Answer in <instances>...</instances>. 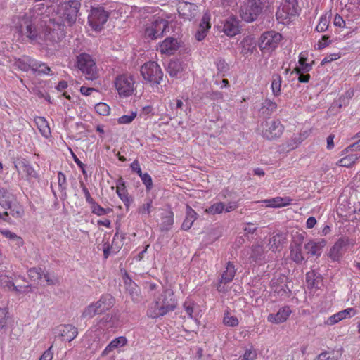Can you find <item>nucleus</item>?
Returning <instances> with one entry per match:
<instances>
[{
    "instance_id": "nucleus-25",
    "label": "nucleus",
    "mask_w": 360,
    "mask_h": 360,
    "mask_svg": "<svg viewBox=\"0 0 360 360\" xmlns=\"http://www.w3.org/2000/svg\"><path fill=\"white\" fill-rule=\"evenodd\" d=\"M0 288L6 291H14L17 293L22 292V287L15 285L12 277L7 275H0Z\"/></svg>"
},
{
    "instance_id": "nucleus-57",
    "label": "nucleus",
    "mask_w": 360,
    "mask_h": 360,
    "mask_svg": "<svg viewBox=\"0 0 360 360\" xmlns=\"http://www.w3.org/2000/svg\"><path fill=\"white\" fill-rule=\"evenodd\" d=\"M58 184L61 191H65L67 188V180L65 175L62 172H58Z\"/></svg>"
},
{
    "instance_id": "nucleus-54",
    "label": "nucleus",
    "mask_w": 360,
    "mask_h": 360,
    "mask_svg": "<svg viewBox=\"0 0 360 360\" xmlns=\"http://www.w3.org/2000/svg\"><path fill=\"white\" fill-rule=\"evenodd\" d=\"M210 20V14L209 13H205L200 22L199 27L209 30L211 28Z\"/></svg>"
},
{
    "instance_id": "nucleus-29",
    "label": "nucleus",
    "mask_w": 360,
    "mask_h": 360,
    "mask_svg": "<svg viewBox=\"0 0 360 360\" xmlns=\"http://www.w3.org/2000/svg\"><path fill=\"white\" fill-rule=\"evenodd\" d=\"M285 276H280L278 278H274L271 281V286L274 292L283 296L287 293V285L285 283Z\"/></svg>"
},
{
    "instance_id": "nucleus-12",
    "label": "nucleus",
    "mask_w": 360,
    "mask_h": 360,
    "mask_svg": "<svg viewBox=\"0 0 360 360\" xmlns=\"http://www.w3.org/2000/svg\"><path fill=\"white\" fill-rule=\"evenodd\" d=\"M27 275L30 279L40 285H44V282L46 281V285H54L56 279L51 276L49 273H44L41 268L33 267L28 270Z\"/></svg>"
},
{
    "instance_id": "nucleus-38",
    "label": "nucleus",
    "mask_w": 360,
    "mask_h": 360,
    "mask_svg": "<svg viewBox=\"0 0 360 360\" xmlns=\"http://www.w3.org/2000/svg\"><path fill=\"white\" fill-rule=\"evenodd\" d=\"M0 233L6 238L13 240L15 242V245L19 248L22 246L24 244L23 239L20 236H18L15 233L11 232L8 229H0Z\"/></svg>"
},
{
    "instance_id": "nucleus-48",
    "label": "nucleus",
    "mask_w": 360,
    "mask_h": 360,
    "mask_svg": "<svg viewBox=\"0 0 360 360\" xmlns=\"http://www.w3.org/2000/svg\"><path fill=\"white\" fill-rule=\"evenodd\" d=\"M96 112L101 116H107L110 112V106L105 103H98L95 105Z\"/></svg>"
},
{
    "instance_id": "nucleus-56",
    "label": "nucleus",
    "mask_w": 360,
    "mask_h": 360,
    "mask_svg": "<svg viewBox=\"0 0 360 360\" xmlns=\"http://www.w3.org/2000/svg\"><path fill=\"white\" fill-rule=\"evenodd\" d=\"M263 253L262 247L259 245H253L252 248V254L250 257L254 260H257L260 258L261 255Z\"/></svg>"
},
{
    "instance_id": "nucleus-9",
    "label": "nucleus",
    "mask_w": 360,
    "mask_h": 360,
    "mask_svg": "<svg viewBox=\"0 0 360 360\" xmlns=\"http://www.w3.org/2000/svg\"><path fill=\"white\" fill-rule=\"evenodd\" d=\"M81 4L77 0H70L62 4L59 8L58 13L61 15L64 22L69 25L74 23L77 17L80 8Z\"/></svg>"
},
{
    "instance_id": "nucleus-21",
    "label": "nucleus",
    "mask_w": 360,
    "mask_h": 360,
    "mask_svg": "<svg viewBox=\"0 0 360 360\" xmlns=\"http://www.w3.org/2000/svg\"><path fill=\"white\" fill-rule=\"evenodd\" d=\"M307 60L308 53L306 51L301 52L298 58L299 66H297L294 68L293 72H309L312 69L314 61L312 60L311 63H307Z\"/></svg>"
},
{
    "instance_id": "nucleus-8",
    "label": "nucleus",
    "mask_w": 360,
    "mask_h": 360,
    "mask_svg": "<svg viewBox=\"0 0 360 360\" xmlns=\"http://www.w3.org/2000/svg\"><path fill=\"white\" fill-rule=\"evenodd\" d=\"M262 9L261 0H248L240 7V15L243 20L250 22L257 19Z\"/></svg>"
},
{
    "instance_id": "nucleus-28",
    "label": "nucleus",
    "mask_w": 360,
    "mask_h": 360,
    "mask_svg": "<svg viewBox=\"0 0 360 360\" xmlns=\"http://www.w3.org/2000/svg\"><path fill=\"white\" fill-rule=\"evenodd\" d=\"M341 155L343 157L338 161L337 165L344 167H352L360 158V155L358 153H345L342 151Z\"/></svg>"
},
{
    "instance_id": "nucleus-20",
    "label": "nucleus",
    "mask_w": 360,
    "mask_h": 360,
    "mask_svg": "<svg viewBox=\"0 0 360 360\" xmlns=\"http://www.w3.org/2000/svg\"><path fill=\"white\" fill-rule=\"evenodd\" d=\"M223 32L228 37H234L240 32L239 21L235 16H231L224 22Z\"/></svg>"
},
{
    "instance_id": "nucleus-64",
    "label": "nucleus",
    "mask_w": 360,
    "mask_h": 360,
    "mask_svg": "<svg viewBox=\"0 0 360 360\" xmlns=\"http://www.w3.org/2000/svg\"><path fill=\"white\" fill-rule=\"evenodd\" d=\"M207 32H208V30L198 27V29L195 34V39L198 41L203 40L205 38V37L207 36Z\"/></svg>"
},
{
    "instance_id": "nucleus-11",
    "label": "nucleus",
    "mask_w": 360,
    "mask_h": 360,
    "mask_svg": "<svg viewBox=\"0 0 360 360\" xmlns=\"http://www.w3.org/2000/svg\"><path fill=\"white\" fill-rule=\"evenodd\" d=\"M110 13L103 7L92 8L88 22L93 30L101 31L109 18Z\"/></svg>"
},
{
    "instance_id": "nucleus-37",
    "label": "nucleus",
    "mask_w": 360,
    "mask_h": 360,
    "mask_svg": "<svg viewBox=\"0 0 360 360\" xmlns=\"http://www.w3.org/2000/svg\"><path fill=\"white\" fill-rule=\"evenodd\" d=\"M290 258L296 263H300L304 260L300 244H292L290 245Z\"/></svg>"
},
{
    "instance_id": "nucleus-32",
    "label": "nucleus",
    "mask_w": 360,
    "mask_h": 360,
    "mask_svg": "<svg viewBox=\"0 0 360 360\" xmlns=\"http://www.w3.org/2000/svg\"><path fill=\"white\" fill-rule=\"evenodd\" d=\"M277 107L276 102L266 98L262 103L259 112L262 115L269 117L276 110Z\"/></svg>"
},
{
    "instance_id": "nucleus-6",
    "label": "nucleus",
    "mask_w": 360,
    "mask_h": 360,
    "mask_svg": "<svg viewBox=\"0 0 360 360\" xmlns=\"http://www.w3.org/2000/svg\"><path fill=\"white\" fill-rule=\"evenodd\" d=\"M299 13L297 0H282L276 13L277 20L285 24Z\"/></svg>"
},
{
    "instance_id": "nucleus-30",
    "label": "nucleus",
    "mask_w": 360,
    "mask_h": 360,
    "mask_svg": "<svg viewBox=\"0 0 360 360\" xmlns=\"http://www.w3.org/2000/svg\"><path fill=\"white\" fill-rule=\"evenodd\" d=\"M198 214L188 205H186V217L181 224V229L185 231L189 230L193 222L197 219Z\"/></svg>"
},
{
    "instance_id": "nucleus-52",
    "label": "nucleus",
    "mask_w": 360,
    "mask_h": 360,
    "mask_svg": "<svg viewBox=\"0 0 360 360\" xmlns=\"http://www.w3.org/2000/svg\"><path fill=\"white\" fill-rule=\"evenodd\" d=\"M139 176L141 178L143 184L145 185L146 191H150L153 186L151 176L148 173H142Z\"/></svg>"
},
{
    "instance_id": "nucleus-26",
    "label": "nucleus",
    "mask_w": 360,
    "mask_h": 360,
    "mask_svg": "<svg viewBox=\"0 0 360 360\" xmlns=\"http://www.w3.org/2000/svg\"><path fill=\"white\" fill-rule=\"evenodd\" d=\"M198 304L195 301L191 298H187L183 303V309L188 317L191 319H194L198 323H199L198 319L201 316L195 312V308Z\"/></svg>"
},
{
    "instance_id": "nucleus-58",
    "label": "nucleus",
    "mask_w": 360,
    "mask_h": 360,
    "mask_svg": "<svg viewBox=\"0 0 360 360\" xmlns=\"http://www.w3.org/2000/svg\"><path fill=\"white\" fill-rule=\"evenodd\" d=\"M80 186L82 188V192L84 194L86 201L91 205L93 202H95L94 198L91 197L90 192L89 191L88 188L85 186V184L83 182L80 183Z\"/></svg>"
},
{
    "instance_id": "nucleus-35",
    "label": "nucleus",
    "mask_w": 360,
    "mask_h": 360,
    "mask_svg": "<svg viewBox=\"0 0 360 360\" xmlns=\"http://www.w3.org/2000/svg\"><path fill=\"white\" fill-rule=\"evenodd\" d=\"M34 58L29 56H22L21 58L15 60V65L20 70L27 72L32 70Z\"/></svg>"
},
{
    "instance_id": "nucleus-47",
    "label": "nucleus",
    "mask_w": 360,
    "mask_h": 360,
    "mask_svg": "<svg viewBox=\"0 0 360 360\" xmlns=\"http://www.w3.org/2000/svg\"><path fill=\"white\" fill-rule=\"evenodd\" d=\"M10 213L15 218H21L25 214V210L20 203L13 204V206L10 205Z\"/></svg>"
},
{
    "instance_id": "nucleus-42",
    "label": "nucleus",
    "mask_w": 360,
    "mask_h": 360,
    "mask_svg": "<svg viewBox=\"0 0 360 360\" xmlns=\"http://www.w3.org/2000/svg\"><path fill=\"white\" fill-rule=\"evenodd\" d=\"M284 240L285 238L281 234L277 233L273 236L269 241V249L273 252L276 251L278 248L282 245Z\"/></svg>"
},
{
    "instance_id": "nucleus-59",
    "label": "nucleus",
    "mask_w": 360,
    "mask_h": 360,
    "mask_svg": "<svg viewBox=\"0 0 360 360\" xmlns=\"http://www.w3.org/2000/svg\"><path fill=\"white\" fill-rule=\"evenodd\" d=\"M330 41L329 40V37L326 35H323L321 39L319 40L317 43L316 49L319 50H321L326 46H328L330 44Z\"/></svg>"
},
{
    "instance_id": "nucleus-50",
    "label": "nucleus",
    "mask_w": 360,
    "mask_h": 360,
    "mask_svg": "<svg viewBox=\"0 0 360 360\" xmlns=\"http://www.w3.org/2000/svg\"><path fill=\"white\" fill-rule=\"evenodd\" d=\"M153 207V201L148 198L146 200V203L143 204L138 208L139 214L141 215L149 214L151 212Z\"/></svg>"
},
{
    "instance_id": "nucleus-60",
    "label": "nucleus",
    "mask_w": 360,
    "mask_h": 360,
    "mask_svg": "<svg viewBox=\"0 0 360 360\" xmlns=\"http://www.w3.org/2000/svg\"><path fill=\"white\" fill-rule=\"evenodd\" d=\"M179 70V65L177 62L171 61L168 65V72L170 75L175 76Z\"/></svg>"
},
{
    "instance_id": "nucleus-14",
    "label": "nucleus",
    "mask_w": 360,
    "mask_h": 360,
    "mask_svg": "<svg viewBox=\"0 0 360 360\" xmlns=\"http://www.w3.org/2000/svg\"><path fill=\"white\" fill-rule=\"evenodd\" d=\"M284 127L279 120L266 122L262 130V136L268 140L279 138L283 132Z\"/></svg>"
},
{
    "instance_id": "nucleus-24",
    "label": "nucleus",
    "mask_w": 360,
    "mask_h": 360,
    "mask_svg": "<svg viewBox=\"0 0 360 360\" xmlns=\"http://www.w3.org/2000/svg\"><path fill=\"white\" fill-rule=\"evenodd\" d=\"M292 199L288 196L275 197L263 201L267 207L280 208L291 204Z\"/></svg>"
},
{
    "instance_id": "nucleus-23",
    "label": "nucleus",
    "mask_w": 360,
    "mask_h": 360,
    "mask_svg": "<svg viewBox=\"0 0 360 360\" xmlns=\"http://www.w3.org/2000/svg\"><path fill=\"white\" fill-rule=\"evenodd\" d=\"M116 193L126 207H129L131 199L126 188L125 182L122 177H120L116 183Z\"/></svg>"
},
{
    "instance_id": "nucleus-33",
    "label": "nucleus",
    "mask_w": 360,
    "mask_h": 360,
    "mask_svg": "<svg viewBox=\"0 0 360 360\" xmlns=\"http://www.w3.org/2000/svg\"><path fill=\"white\" fill-rule=\"evenodd\" d=\"M34 122L41 133L45 138H49L51 136V129L49 126L48 122L43 117H37L34 119Z\"/></svg>"
},
{
    "instance_id": "nucleus-19",
    "label": "nucleus",
    "mask_w": 360,
    "mask_h": 360,
    "mask_svg": "<svg viewBox=\"0 0 360 360\" xmlns=\"http://www.w3.org/2000/svg\"><path fill=\"white\" fill-rule=\"evenodd\" d=\"M18 29L22 36L25 35L30 39H34L37 37V30L27 18L21 19Z\"/></svg>"
},
{
    "instance_id": "nucleus-41",
    "label": "nucleus",
    "mask_w": 360,
    "mask_h": 360,
    "mask_svg": "<svg viewBox=\"0 0 360 360\" xmlns=\"http://www.w3.org/2000/svg\"><path fill=\"white\" fill-rule=\"evenodd\" d=\"M240 321L237 316L233 315L229 311L224 314L223 323L229 327H236L238 326Z\"/></svg>"
},
{
    "instance_id": "nucleus-43",
    "label": "nucleus",
    "mask_w": 360,
    "mask_h": 360,
    "mask_svg": "<svg viewBox=\"0 0 360 360\" xmlns=\"http://www.w3.org/2000/svg\"><path fill=\"white\" fill-rule=\"evenodd\" d=\"M330 22V15L326 13L322 15L320 18L319 21L316 27V30L319 32H325L329 25Z\"/></svg>"
},
{
    "instance_id": "nucleus-31",
    "label": "nucleus",
    "mask_w": 360,
    "mask_h": 360,
    "mask_svg": "<svg viewBox=\"0 0 360 360\" xmlns=\"http://www.w3.org/2000/svg\"><path fill=\"white\" fill-rule=\"evenodd\" d=\"M241 53L243 56L252 54L256 49V42L251 36L245 37L240 42Z\"/></svg>"
},
{
    "instance_id": "nucleus-15",
    "label": "nucleus",
    "mask_w": 360,
    "mask_h": 360,
    "mask_svg": "<svg viewBox=\"0 0 360 360\" xmlns=\"http://www.w3.org/2000/svg\"><path fill=\"white\" fill-rule=\"evenodd\" d=\"M177 10L179 15L185 20H191L198 13V6L196 4L184 1L178 2Z\"/></svg>"
},
{
    "instance_id": "nucleus-39",
    "label": "nucleus",
    "mask_w": 360,
    "mask_h": 360,
    "mask_svg": "<svg viewBox=\"0 0 360 360\" xmlns=\"http://www.w3.org/2000/svg\"><path fill=\"white\" fill-rule=\"evenodd\" d=\"M20 165V172H22L25 174L27 178H36L37 176V174L32 167V166L29 164L26 161H22L19 163Z\"/></svg>"
},
{
    "instance_id": "nucleus-2",
    "label": "nucleus",
    "mask_w": 360,
    "mask_h": 360,
    "mask_svg": "<svg viewBox=\"0 0 360 360\" xmlns=\"http://www.w3.org/2000/svg\"><path fill=\"white\" fill-rule=\"evenodd\" d=\"M115 302V300L110 294L103 295L97 302L91 303L84 309L82 317L91 319L96 314H102L112 308Z\"/></svg>"
},
{
    "instance_id": "nucleus-61",
    "label": "nucleus",
    "mask_w": 360,
    "mask_h": 360,
    "mask_svg": "<svg viewBox=\"0 0 360 360\" xmlns=\"http://www.w3.org/2000/svg\"><path fill=\"white\" fill-rule=\"evenodd\" d=\"M345 319H350L358 314L359 311L354 307H348L345 309L342 310Z\"/></svg>"
},
{
    "instance_id": "nucleus-3",
    "label": "nucleus",
    "mask_w": 360,
    "mask_h": 360,
    "mask_svg": "<svg viewBox=\"0 0 360 360\" xmlns=\"http://www.w3.org/2000/svg\"><path fill=\"white\" fill-rule=\"evenodd\" d=\"M136 81L134 76L120 74L116 76L112 84L120 98H127L133 95L136 90Z\"/></svg>"
},
{
    "instance_id": "nucleus-34",
    "label": "nucleus",
    "mask_w": 360,
    "mask_h": 360,
    "mask_svg": "<svg viewBox=\"0 0 360 360\" xmlns=\"http://www.w3.org/2000/svg\"><path fill=\"white\" fill-rule=\"evenodd\" d=\"M127 344V339L125 337L120 336L112 340L103 351L102 354L107 355L110 352L118 348L119 347L124 346Z\"/></svg>"
},
{
    "instance_id": "nucleus-36",
    "label": "nucleus",
    "mask_w": 360,
    "mask_h": 360,
    "mask_svg": "<svg viewBox=\"0 0 360 360\" xmlns=\"http://www.w3.org/2000/svg\"><path fill=\"white\" fill-rule=\"evenodd\" d=\"M34 73L38 75H53V74L51 72V68L43 62L37 61L34 59L32 70Z\"/></svg>"
},
{
    "instance_id": "nucleus-27",
    "label": "nucleus",
    "mask_w": 360,
    "mask_h": 360,
    "mask_svg": "<svg viewBox=\"0 0 360 360\" xmlns=\"http://www.w3.org/2000/svg\"><path fill=\"white\" fill-rule=\"evenodd\" d=\"M178 49V43L176 39L173 38H167L159 46V51L162 53L172 55Z\"/></svg>"
},
{
    "instance_id": "nucleus-17",
    "label": "nucleus",
    "mask_w": 360,
    "mask_h": 360,
    "mask_svg": "<svg viewBox=\"0 0 360 360\" xmlns=\"http://www.w3.org/2000/svg\"><path fill=\"white\" fill-rule=\"evenodd\" d=\"M292 314L289 306H283L279 309L277 313L269 314L267 316V321L274 324L285 323Z\"/></svg>"
},
{
    "instance_id": "nucleus-45",
    "label": "nucleus",
    "mask_w": 360,
    "mask_h": 360,
    "mask_svg": "<svg viewBox=\"0 0 360 360\" xmlns=\"http://www.w3.org/2000/svg\"><path fill=\"white\" fill-rule=\"evenodd\" d=\"M11 203V195L8 191L0 187V205L4 207H10Z\"/></svg>"
},
{
    "instance_id": "nucleus-55",
    "label": "nucleus",
    "mask_w": 360,
    "mask_h": 360,
    "mask_svg": "<svg viewBox=\"0 0 360 360\" xmlns=\"http://www.w3.org/2000/svg\"><path fill=\"white\" fill-rule=\"evenodd\" d=\"M162 219V225L165 226L166 229H168L174 224V212L171 210L168 211L167 215Z\"/></svg>"
},
{
    "instance_id": "nucleus-53",
    "label": "nucleus",
    "mask_w": 360,
    "mask_h": 360,
    "mask_svg": "<svg viewBox=\"0 0 360 360\" xmlns=\"http://www.w3.org/2000/svg\"><path fill=\"white\" fill-rule=\"evenodd\" d=\"M136 112H131L130 115H124L118 118L117 122L120 124L131 123L136 117Z\"/></svg>"
},
{
    "instance_id": "nucleus-7",
    "label": "nucleus",
    "mask_w": 360,
    "mask_h": 360,
    "mask_svg": "<svg viewBox=\"0 0 360 360\" xmlns=\"http://www.w3.org/2000/svg\"><path fill=\"white\" fill-rule=\"evenodd\" d=\"M141 75L148 82L153 84H160L163 77V72L160 66L155 61L145 63L141 67Z\"/></svg>"
},
{
    "instance_id": "nucleus-18",
    "label": "nucleus",
    "mask_w": 360,
    "mask_h": 360,
    "mask_svg": "<svg viewBox=\"0 0 360 360\" xmlns=\"http://www.w3.org/2000/svg\"><path fill=\"white\" fill-rule=\"evenodd\" d=\"M236 269L231 262H228L226 266V270L224 271L221 275L220 283L217 285V290L219 292H225L226 290L223 284H226L231 282L236 275Z\"/></svg>"
},
{
    "instance_id": "nucleus-62",
    "label": "nucleus",
    "mask_w": 360,
    "mask_h": 360,
    "mask_svg": "<svg viewBox=\"0 0 360 360\" xmlns=\"http://www.w3.org/2000/svg\"><path fill=\"white\" fill-rule=\"evenodd\" d=\"M359 151L360 150V139L356 142L349 145L346 148L343 150V153H352L353 151Z\"/></svg>"
},
{
    "instance_id": "nucleus-40",
    "label": "nucleus",
    "mask_w": 360,
    "mask_h": 360,
    "mask_svg": "<svg viewBox=\"0 0 360 360\" xmlns=\"http://www.w3.org/2000/svg\"><path fill=\"white\" fill-rule=\"evenodd\" d=\"M282 78L280 75H274L272 77V82L271 88L274 96H278L281 91Z\"/></svg>"
},
{
    "instance_id": "nucleus-5",
    "label": "nucleus",
    "mask_w": 360,
    "mask_h": 360,
    "mask_svg": "<svg viewBox=\"0 0 360 360\" xmlns=\"http://www.w3.org/2000/svg\"><path fill=\"white\" fill-rule=\"evenodd\" d=\"M283 37L274 31H266L262 34L259 39V48L263 53H271L278 46Z\"/></svg>"
},
{
    "instance_id": "nucleus-46",
    "label": "nucleus",
    "mask_w": 360,
    "mask_h": 360,
    "mask_svg": "<svg viewBox=\"0 0 360 360\" xmlns=\"http://www.w3.org/2000/svg\"><path fill=\"white\" fill-rule=\"evenodd\" d=\"M225 209V205L224 203L219 202L214 203L210 206L209 207L206 208L205 212L210 214H221Z\"/></svg>"
},
{
    "instance_id": "nucleus-4",
    "label": "nucleus",
    "mask_w": 360,
    "mask_h": 360,
    "mask_svg": "<svg viewBox=\"0 0 360 360\" xmlns=\"http://www.w3.org/2000/svg\"><path fill=\"white\" fill-rule=\"evenodd\" d=\"M78 69L84 75L88 80H95L98 77V69L94 58L86 53L77 56Z\"/></svg>"
},
{
    "instance_id": "nucleus-44",
    "label": "nucleus",
    "mask_w": 360,
    "mask_h": 360,
    "mask_svg": "<svg viewBox=\"0 0 360 360\" xmlns=\"http://www.w3.org/2000/svg\"><path fill=\"white\" fill-rule=\"evenodd\" d=\"M91 209L92 213L97 216H103L112 212L113 210L112 208H103L96 201L91 205Z\"/></svg>"
},
{
    "instance_id": "nucleus-13",
    "label": "nucleus",
    "mask_w": 360,
    "mask_h": 360,
    "mask_svg": "<svg viewBox=\"0 0 360 360\" xmlns=\"http://www.w3.org/2000/svg\"><path fill=\"white\" fill-rule=\"evenodd\" d=\"M349 244V240L348 238H340L330 249L328 256L331 260L334 262L339 261L346 252Z\"/></svg>"
},
{
    "instance_id": "nucleus-22",
    "label": "nucleus",
    "mask_w": 360,
    "mask_h": 360,
    "mask_svg": "<svg viewBox=\"0 0 360 360\" xmlns=\"http://www.w3.org/2000/svg\"><path fill=\"white\" fill-rule=\"evenodd\" d=\"M326 245V241L324 239L320 241L310 240L304 245V248L307 254L319 257L322 253V249Z\"/></svg>"
},
{
    "instance_id": "nucleus-63",
    "label": "nucleus",
    "mask_w": 360,
    "mask_h": 360,
    "mask_svg": "<svg viewBox=\"0 0 360 360\" xmlns=\"http://www.w3.org/2000/svg\"><path fill=\"white\" fill-rule=\"evenodd\" d=\"M53 346L51 345L47 350H46L41 356L39 360H52L53 353L52 352Z\"/></svg>"
},
{
    "instance_id": "nucleus-1",
    "label": "nucleus",
    "mask_w": 360,
    "mask_h": 360,
    "mask_svg": "<svg viewBox=\"0 0 360 360\" xmlns=\"http://www.w3.org/2000/svg\"><path fill=\"white\" fill-rule=\"evenodd\" d=\"M177 307V300L171 289H165L154 295L153 302L148 305L146 316L158 319L173 311Z\"/></svg>"
},
{
    "instance_id": "nucleus-51",
    "label": "nucleus",
    "mask_w": 360,
    "mask_h": 360,
    "mask_svg": "<svg viewBox=\"0 0 360 360\" xmlns=\"http://www.w3.org/2000/svg\"><path fill=\"white\" fill-rule=\"evenodd\" d=\"M8 309L7 307L0 308V328H4L8 323Z\"/></svg>"
},
{
    "instance_id": "nucleus-10",
    "label": "nucleus",
    "mask_w": 360,
    "mask_h": 360,
    "mask_svg": "<svg viewBox=\"0 0 360 360\" xmlns=\"http://www.w3.org/2000/svg\"><path fill=\"white\" fill-rule=\"evenodd\" d=\"M168 27V21L161 18H155L145 28V37L151 40L162 37Z\"/></svg>"
},
{
    "instance_id": "nucleus-16",
    "label": "nucleus",
    "mask_w": 360,
    "mask_h": 360,
    "mask_svg": "<svg viewBox=\"0 0 360 360\" xmlns=\"http://www.w3.org/2000/svg\"><path fill=\"white\" fill-rule=\"evenodd\" d=\"M56 333L62 341H72L78 335L77 328L71 324L60 325L56 328Z\"/></svg>"
},
{
    "instance_id": "nucleus-49",
    "label": "nucleus",
    "mask_w": 360,
    "mask_h": 360,
    "mask_svg": "<svg viewBox=\"0 0 360 360\" xmlns=\"http://www.w3.org/2000/svg\"><path fill=\"white\" fill-rule=\"evenodd\" d=\"M257 357V351L252 345L248 348H246L244 354L241 356L242 360H255Z\"/></svg>"
}]
</instances>
